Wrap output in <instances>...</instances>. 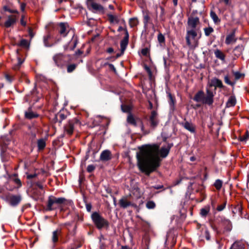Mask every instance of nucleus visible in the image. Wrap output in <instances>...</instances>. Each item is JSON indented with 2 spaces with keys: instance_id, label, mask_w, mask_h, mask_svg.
<instances>
[{
  "instance_id": "1",
  "label": "nucleus",
  "mask_w": 249,
  "mask_h": 249,
  "mask_svg": "<svg viewBox=\"0 0 249 249\" xmlns=\"http://www.w3.org/2000/svg\"><path fill=\"white\" fill-rule=\"evenodd\" d=\"M172 144H166L160 148L157 144H147L142 147L137 154L138 166L140 170L149 175L160 166V158H164L168 155Z\"/></svg>"
},
{
  "instance_id": "2",
  "label": "nucleus",
  "mask_w": 249,
  "mask_h": 249,
  "mask_svg": "<svg viewBox=\"0 0 249 249\" xmlns=\"http://www.w3.org/2000/svg\"><path fill=\"white\" fill-rule=\"evenodd\" d=\"M197 34L196 30H187L186 40L187 45L192 49H195L198 45Z\"/></svg>"
},
{
  "instance_id": "3",
  "label": "nucleus",
  "mask_w": 249,
  "mask_h": 249,
  "mask_svg": "<svg viewBox=\"0 0 249 249\" xmlns=\"http://www.w3.org/2000/svg\"><path fill=\"white\" fill-rule=\"evenodd\" d=\"M53 60L57 67L62 68L71 61V57L70 55L57 53L53 56Z\"/></svg>"
},
{
  "instance_id": "4",
  "label": "nucleus",
  "mask_w": 249,
  "mask_h": 249,
  "mask_svg": "<svg viewBox=\"0 0 249 249\" xmlns=\"http://www.w3.org/2000/svg\"><path fill=\"white\" fill-rule=\"evenodd\" d=\"M81 122L78 118L76 117L69 121L64 126V131L69 135H71L75 129L80 127Z\"/></svg>"
},
{
  "instance_id": "5",
  "label": "nucleus",
  "mask_w": 249,
  "mask_h": 249,
  "mask_svg": "<svg viewBox=\"0 0 249 249\" xmlns=\"http://www.w3.org/2000/svg\"><path fill=\"white\" fill-rule=\"evenodd\" d=\"M66 199L63 197L57 198L53 196L49 197L47 209L48 211H52L57 209L59 204L64 203Z\"/></svg>"
},
{
  "instance_id": "6",
  "label": "nucleus",
  "mask_w": 249,
  "mask_h": 249,
  "mask_svg": "<svg viewBox=\"0 0 249 249\" xmlns=\"http://www.w3.org/2000/svg\"><path fill=\"white\" fill-rule=\"evenodd\" d=\"M91 219L96 227L99 229L107 226L108 225L107 221L97 212H94L92 214Z\"/></svg>"
},
{
  "instance_id": "7",
  "label": "nucleus",
  "mask_w": 249,
  "mask_h": 249,
  "mask_svg": "<svg viewBox=\"0 0 249 249\" xmlns=\"http://www.w3.org/2000/svg\"><path fill=\"white\" fill-rule=\"evenodd\" d=\"M60 40V38H54L50 33L45 35L43 37L44 45L47 47L53 46Z\"/></svg>"
},
{
  "instance_id": "8",
  "label": "nucleus",
  "mask_w": 249,
  "mask_h": 249,
  "mask_svg": "<svg viewBox=\"0 0 249 249\" xmlns=\"http://www.w3.org/2000/svg\"><path fill=\"white\" fill-rule=\"evenodd\" d=\"M88 8L94 12L104 13V8L100 4L94 1L87 4Z\"/></svg>"
},
{
  "instance_id": "9",
  "label": "nucleus",
  "mask_w": 249,
  "mask_h": 249,
  "mask_svg": "<svg viewBox=\"0 0 249 249\" xmlns=\"http://www.w3.org/2000/svg\"><path fill=\"white\" fill-rule=\"evenodd\" d=\"M88 8L94 12L104 13V8L100 4L94 1L87 4Z\"/></svg>"
},
{
  "instance_id": "10",
  "label": "nucleus",
  "mask_w": 249,
  "mask_h": 249,
  "mask_svg": "<svg viewBox=\"0 0 249 249\" xmlns=\"http://www.w3.org/2000/svg\"><path fill=\"white\" fill-rule=\"evenodd\" d=\"M188 27L187 30H195L200 24L199 19L198 17H191L188 19Z\"/></svg>"
},
{
  "instance_id": "11",
  "label": "nucleus",
  "mask_w": 249,
  "mask_h": 249,
  "mask_svg": "<svg viewBox=\"0 0 249 249\" xmlns=\"http://www.w3.org/2000/svg\"><path fill=\"white\" fill-rule=\"evenodd\" d=\"M214 94L213 92L209 89L206 90V95L204 97L203 104L211 106L213 103Z\"/></svg>"
},
{
  "instance_id": "12",
  "label": "nucleus",
  "mask_w": 249,
  "mask_h": 249,
  "mask_svg": "<svg viewBox=\"0 0 249 249\" xmlns=\"http://www.w3.org/2000/svg\"><path fill=\"white\" fill-rule=\"evenodd\" d=\"M119 204L121 208H126L129 206L136 207L137 205L134 203L130 201L128 199V196H124L122 197L119 201Z\"/></svg>"
},
{
  "instance_id": "13",
  "label": "nucleus",
  "mask_w": 249,
  "mask_h": 249,
  "mask_svg": "<svg viewBox=\"0 0 249 249\" xmlns=\"http://www.w3.org/2000/svg\"><path fill=\"white\" fill-rule=\"evenodd\" d=\"M220 226L223 228L222 232L225 233L226 232H229L231 230L232 225L230 220L224 219L222 220Z\"/></svg>"
},
{
  "instance_id": "14",
  "label": "nucleus",
  "mask_w": 249,
  "mask_h": 249,
  "mask_svg": "<svg viewBox=\"0 0 249 249\" xmlns=\"http://www.w3.org/2000/svg\"><path fill=\"white\" fill-rule=\"evenodd\" d=\"M10 204L15 206L19 203L21 200V197L19 195H11L8 198Z\"/></svg>"
},
{
  "instance_id": "15",
  "label": "nucleus",
  "mask_w": 249,
  "mask_h": 249,
  "mask_svg": "<svg viewBox=\"0 0 249 249\" xmlns=\"http://www.w3.org/2000/svg\"><path fill=\"white\" fill-rule=\"evenodd\" d=\"M150 122L151 126L153 127H155L159 123L158 114L155 110H153L151 112L150 117Z\"/></svg>"
},
{
  "instance_id": "16",
  "label": "nucleus",
  "mask_w": 249,
  "mask_h": 249,
  "mask_svg": "<svg viewBox=\"0 0 249 249\" xmlns=\"http://www.w3.org/2000/svg\"><path fill=\"white\" fill-rule=\"evenodd\" d=\"M18 17L15 15H10L8 17L7 20L5 22L4 26L8 28L16 23Z\"/></svg>"
},
{
  "instance_id": "17",
  "label": "nucleus",
  "mask_w": 249,
  "mask_h": 249,
  "mask_svg": "<svg viewBox=\"0 0 249 249\" xmlns=\"http://www.w3.org/2000/svg\"><path fill=\"white\" fill-rule=\"evenodd\" d=\"M235 37V30L233 31L231 33L228 35L226 37L225 43L227 45H230L236 41Z\"/></svg>"
},
{
  "instance_id": "18",
  "label": "nucleus",
  "mask_w": 249,
  "mask_h": 249,
  "mask_svg": "<svg viewBox=\"0 0 249 249\" xmlns=\"http://www.w3.org/2000/svg\"><path fill=\"white\" fill-rule=\"evenodd\" d=\"M100 159L102 161H107L111 159V153L110 151L106 150L103 151L101 155Z\"/></svg>"
},
{
  "instance_id": "19",
  "label": "nucleus",
  "mask_w": 249,
  "mask_h": 249,
  "mask_svg": "<svg viewBox=\"0 0 249 249\" xmlns=\"http://www.w3.org/2000/svg\"><path fill=\"white\" fill-rule=\"evenodd\" d=\"M182 125L191 133H195L196 132V126L192 123L186 121L182 124Z\"/></svg>"
},
{
  "instance_id": "20",
  "label": "nucleus",
  "mask_w": 249,
  "mask_h": 249,
  "mask_svg": "<svg viewBox=\"0 0 249 249\" xmlns=\"http://www.w3.org/2000/svg\"><path fill=\"white\" fill-rule=\"evenodd\" d=\"M67 26V24L64 23H60L59 24L58 32L63 37L66 36L68 33Z\"/></svg>"
},
{
  "instance_id": "21",
  "label": "nucleus",
  "mask_w": 249,
  "mask_h": 249,
  "mask_svg": "<svg viewBox=\"0 0 249 249\" xmlns=\"http://www.w3.org/2000/svg\"><path fill=\"white\" fill-rule=\"evenodd\" d=\"M204 95V92L202 90H199L195 94L193 100L196 102L203 103Z\"/></svg>"
},
{
  "instance_id": "22",
  "label": "nucleus",
  "mask_w": 249,
  "mask_h": 249,
  "mask_svg": "<svg viewBox=\"0 0 249 249\" xmlns=\"http://www.w3.org/2000/svg\"><path fill=\"white\" fill-rule=\"evenodd\" d=\"M10 180L12 181L17 186L16 188H19L22 186V183L20 180L18 178L17 174H13L10 177Z\"/></svg>"
},
{
  "instance_id": "23",
  "label": "nucleus",
  "mask_w": 249,
  "mask_h": 249,
  "mask_svg": "<svg viewBox=\"0 0 249 249\" xmlns=\"http://www.w3.org/2000/svg\"><path fill=\"white\" fill-rule=\"evenodd\" d=\"M38 115L33 112L31 108H28V110L25 112V117L28 119H32L33 118H37Z\"/></svg>"
},
{
  "instance_id": "24",
  "label": "nucleus",
  "mask_w": 249,
  "mask_h": 249,
  "mask_svg": "<svg viewBox=\"0 0 249 249\" xmlns=\"http://www.w3.org/2000/svg\"><path fill=\"white\" fill-rule=\"evenodd\" d=\"M214 53L215 56L218 59H220L222 62L225 61L226 55L224 53L219 49H216L214 51Z\"/></svg>"
},
{
  "instance_id": "25",
  "label": "nucleus",
  "mask_w": 249,
  "mask_h": 249,
  "mask_svg": "<svg viewBox=\"0 0 249 249\" xmlns=\"http://www.w3.org/2000/svg\"><path fill=\"white\" fill-rule=\"evenodd\" d=\"M230 249H247L245 245L241 241L235 242L231 246Z\"/></svg>"
},
{
  "instance_id": "26",
  "label": "nucleus",
  "mask_w": 249,
  "mask_h": 249,
  "mask_svg": "<svg viewBox=\"0 0 249 249\" xmlns=\"http://www.w3.org/2000/svg\"><path fill=\"white\" fill-rule=\"evenodd\" d=\"M128 34L127 32H126V36L124 38L121 42V48L122 51H124L128 44Z\"/></svg>"
},
{
  "instance_id": "27",
  "label": "nucleus",
  "mask_w": 249,
  "mask_h": 249,
  "mask_svg": "<svg viewBox=\"0 0 249 249\" xmlns=\"http://www.w3.org/2000/svg\"><path fill=\"white\" fill-rule=\"evenodd\" d=\"M236 103V98L234 96H231L229 97L227 103L226 107H234Z\"/></svg>"
},
{
  "instance_id": "28",
  "label": "nucleus",
  "mask_w": 249,
  "mask_h": 249,
  "mask_svg": "<svg viewBox=\"0 0 249 249\" xmlns=\"http://www.w3.org/2000/svg\"><path fill=\"white\" fill-rule=\"evenodd\" d=\"M61 233V230L60 229H57L56 231H53L52 236V241L55 243L58 241V236Z\"/></svg>"
},
{
  "instance_id": "29",
  "label": "nucleus",
  "mask_w": 249,
  "mask_h": 249,
  "mask_svg": "<svg viewBox=\"0 0 249 249\" xmlns=\"http://www.w3.org/2000/svg\"><path fill=\"white\" fill-rule=\"evenodd\" d=\"M37 144L39 150H43L46 146L45 140L43 139H40L37 141Z\"/></svg>"
},
{
  "instance_id": "30",
  "label": "nucleus",
  "mask_w": 249,
  "mask_h": 249,
  "mask_svg": "<svg viewBox=\"0 0 249 249\" xmlns=\"http://www.w3.org/2000/svg\"><path fill=\"white\" fill-rule=\"evenodd\" d=\"M210 16L211 18L213 19L214 23L215 24H218L220 22V19L219 18L216 13L213 11H211L210 12Z\"/></svg>"
},
{
  "instance_id": "31",
  "label": "nucleus",
  "mask_w": 249,
  "mask_h": 249,
  "mask_svg": "<svg viewBox=\"0 0 249 249\" xmlns=\"http://www.w3.org/2000/svg\"><path fill=\"white\" fill-rule=\"evenodd\" d=\"M210 206H206L204 208H202L200 210V214L202 217H206L208 213L210 212Z\"/></svg>"
},
{
  "instance_id": "32",
  "label": "nucleus",
  "mask_w": 249,
  "mask_h": 249,
  "mask_svg": "<svg viewBox=\"0 0 249 249\" xmlns=\"http://www.w3.org/2000/svg\"><path fill=\"white\" fill-rule=\"evenodd\" d=\"M212 83L213 84V85L216 88L218 87L222 88L223 87L222 81L218 79L214 78L213 79Z\"/></svg>"
},
{
  "instance_id": "33",
  "label": "nucleus",
  "mask_w": 249,
  "mask_h": 249,
  "mask_svg": "<svg viewBox=\"0 0 249 249\" xmlns=\"http://www.w3.org/2000/svg\"><path fill=\"white\" fill-rule=\"evenodd\" d=\"M107 17L110 23H118L119 22V19L117 16L108 14Z\"/></svg>"
},
{
  "instance_id": "34",
  "label": "nucleus",
  "mask_w": 249,
  "mask_h": 249,
  "mask_svg": "<svg viewBox=\"0 0 249 249\" xmlns=\"http://www.w3.org/2000/svg\"><path fill=\"white\" fill-rule=\"evenodd\" d=\"M223 184V182L220 179H216L214 183V186L216 190H219L221 189Z\"/></svg>"
},
{
  "instance_id": "35",
  "label": "nucleus",
  "mask_w": 249,
  "mask_h": 249,
  "mask_svg": "<svg viewBox=\"0 0 249 249\" xmlns=\"http://www.w3.org/2000/svg\"><path fill=\"white\" fill-rule=\"evenodd\" d=\"M139 21L137 18H130L129 21L131 27H134L138 24Z\"/></svg>"
},
{
  "instance_id": "36",
  "label": "nucleus",
  "mask_w": 249,
  "mask_h": 249,
  "mask_svg": "<svg viewBox=\"0 0 249 249\" xmlns=\"http://www.w3.org/2000/svg\"><path fill=\"white\" fill-rule=\"evenodd\" d=\"M204 33L206 36H208L211 34L213 32V29L212 27L205 28L204 29Z\"/></svg>"
},
{
  "instance_id": "37",
  "label": "nucleus",
  "mask_w": 249,
  "mask_h": 249,
  "mask_svg": "<svg viewBox=\"0 0 249 249\" xmlns=\"http://www.w3.org/2000/svg\"><path fill=\"white\" fill-rule=\"evenodd\" d=\"M249 139V132L246 131L245 133L241 135L240 137V140L242 142H246Z\"/></svg>"
},
{
  "instance_id": "38",
  "label": "nucleus",
  "mask_w": 249,
  "mask_h": 249,
  "mask_svg": "<svg viewBox=\"0 0 249 249\" xmlns=\"http://www.w3.org/2000/svg\"><path fill=\"white\" fill-rule=\"evenodd\" d=\"M127 120L128 123H129V124L135 125H136L135 118L131 114H129L128 116Z\"/></svg>"
},
{
  "instance_id": "39",
  "label": "nucleus",
  "mask_w": 249,
  "mask_h": 249,
  "mask_svg": "<svg viewBox=\"0 0 249 249\" xmlns=\"http://www.w3.org/2000/svg\"><path fill=\"white\" fill-rule=\"evenodd\" d=\"M77 65L75 64H72L68 65L67 66V71L68 72H72L76 68Z\"/></svg>"
},
{
  "instance_id": "40",
  "label": "nucleus",
  "mask_w": 249,
  "mask_h": 249,
  "mask_svg": "<svg viewBox=\"0 0 249 249\" xmlns=\"http://www.w3.org/2000/svg\"><path fill=\"white\" fill-rule=\"evenodd\" d=\"M224 81L226 84L231 86H234L235 84V82H232L230 80L228 75H226L224 77Z\"/></svg>"
},
{
  "instance_id": "41",
  "label": "nucleus",
  "mask_w": 249,
  "mask_h": 249,
  "mask_svg": "<svg viewBox=\"0 0 249 249\" xmlns=\"http://www.w3.org/2000/svg\"><path fill=\"white\" fill-rule=\"evenodd\" d=\"M168 97L169 98V104L171 106H174L175 104V102H176V100H175V98L174 97H173L172 94L171 93H169L168 94Z\"/></svg>"
},
{
  "instance_id": "42",
  "label": "nucleus",
  "mask_w": 249,
  "mask_h": 249,
  "mask_svg": "<svg viewBox=\"0 0 249 249\" xmlns=\"http://www.w3.org/2000/svg\"><path fill=\"white\" fill-rule=\"evenodd\" d=\"M20 45L22 47L28 48L29 46V43L27 40L23 39L21 40L20 42Z\"/></svg>"
},
{
  "instance_id": "43",
  "label": "nucleus",
  "mask_w": 249,
  "mask_h": 249,
  "mask_svg": "<svg viewBox=\"0 0 249 249\" xmlns=\"http://www.w3.org/2000/svg\"><path fill=\"white\" fill-rule=\"evenodd\" d=\"M146 206L148 209H154L155 206V203L152 201H149L146 203Z\"/></svg>"
},
{
  "instance_id": "44",
  "label": "nucleus",
  "mask_w": 249,
  "mask_h": 249,
  "mask_svg": "<svg viewBox=\"0 0 249 249\" xmlns=\"http://www.w3.org/2000/svg\"><path fill=\"white\" fill-rule=\"evenodd\" d=\"M158 40L160 43H164L165 42L164 36L160 33L158 34Z\"/></svg>"
},
{
  "instance_id": "45",
  "label": "nucleus",
  "mask_w": 249,
  "mask_h": 249,
  "mask_svg": "<svg viewBox=\"0 0 249 249\" xmlns=\"http://www.w3.org/2000/svg\"><path fill=\"white\" fill-rule=\"evenodd\" d=\"M226 205V202H224L223 204L218 205L216 208L217 211L218 212L223 211L225 209Z\"/></svg>"
},
{
  "instance_id": "46",
  "label": "nucleus",
  "mask_w": 249,
  "mask_h": 249,
  "mask_svg": "<svg viewBox=\"0 0 249 249\" xmlns=\"http://www.w3.org/2000/svg\"><path fill=\"white\" fill-rule=\"evenodd\" d=\"M141 53L143 56H147L149 54V50L147 48H143L142 50Z\"/></svg>"
},
{
  "instance_id": "47",
  "label": "nucleus",
  "mask_w": 249,
  "mask_h": 249,
  "mask_svg": "<svg viewBox=\"0 0 249 249\" xmlns=\"http://www.w3.org/2000/svg\"><path fill=\"white\" fill-rule=\"evenodd\" d=\"M122 111L124 112H129L130 110V108L129 106L126 105L122 106Z\"/></svg>"
},
{
  "instance_id": "48",
  "label": "nucleus",
  "mask_w": 249,
  "mask_h": 249,
  "mask_svg": "<svg viewBox=\"0 0 249 249\" xmlns=\"http://www.w3.org/2000/svg\"><path fill=\"white\" fill-rule=\"evenodd\" d=\"M5 78L6 79V80L9 83L12 82L14 80L13 77L8 74H5Z\"/></svg>"
},
{
  "instance_id": "49",
  "label": "nucleus",
  "mask_w": 249,
  "mask_h": 249,
  "mask_svg": "<svg viewBox=\"0 0 249 249\" xmlns=\"http://www.w3.org/2000/svg\"><path fill=\"white\" fill-rule=\"evenodd\" d=\"M150 19V17L148 15H146L144 16V18H143V22L145 24V25H147L148 22H149V20Z\"/></svg>"
},
{
  "instance_id": "50",
  "label": "nucleus",
  "mask_w": 249,
  "mask_h": 249,
  "mask_svg": "<svg viewBox=\"0 0 249 249\" xmlns=\"http://www.w3.org/2000/svg\"><path fill=\"white\" fill-rule=\"evenodd\" d=\"M234 75L235 76V79L236 80L240 79L243 75L240 73L239 72H234Z\"/></svg>"
},
{
  "instance_id": "51",
  "label": "nucleus",
  "mask_w": 249,
  "mask_h": 249,
  "mask_svg": "<svg viewBox=\"0 0 249 249\" xmlns=\"http://www.w3.org/2000/svg\"><path fill=\"white\" fill-rule=\"evenodd\" d=\"M23 60L21 59L20 58H18V66L15 67L14 69L15 70H18L19 69V66L23 63Z\"/></svg>"
},
{
  "instance_id": "52",
  "label": "nucleus",
  "mask_w": 249,
  "mask_h": 249,
  "mask_svg": "<svg viewBox=\"0 0 249 249\" xmlns=\"http://www.w3.org/2000/svg\"><path fill=\"white\" fill-rule=\"evenodd\" d=\"M95 169V166L93 165H89L87 167V171L88 172L90 173Z\"/></svg>"
},
{
  "instance_id": "53",
  "label": "nucleus",
  "mask_w": 249,
  "mask_h": 249,
  "mask_svg": "<svg viewBox=\"0 0 249 249\" xmlns=\"http://www.w3.org/2000/svg\"><path fill=\"white\" fill-rule=\"evenodd\" d=\"M224 2L226 5L231 6V0H221Z\"/></svg>"
},
{
  "instance_id": "54",
  "label": "nucleus",
  "mask_w": 249,
  "mask_h": 249,
  "mask_svg": "<svg viewBox=\"0 0 249 249\" xmlns=\"http://www.w3.org/2000/svg\"><path fill=\"white\" fill-rule=\"evenodd\" d=\"M205 237L207 240H209L211 238L210 234L208 230H206L205 231Z\"/></svg>"
},
{
  "instance_id": "55",
  "label": "nucleus",
  "mask_w": 249,
  "mask_h": 249,
  "mask_svg": "<svg viewBox=\"0 0 249 249\" xmlns=\"http://www.w3.org/2000/svg\"><path fill=\"white\" fill-rule=\"evenodd\" d=\"M36 176V174H35V173H34V174H28L27 175V178L28 179H31V178H35Z\"/></svg>"
},
{
  "instance_id": "56",
  "label": "nucleus",
  "mask_w": 249,
  "mask_h": 249,
  "mask_svg": "<svg viewBox=\"0 0 249 249\" xmlns=\"http://www.w3.org/2000/svg\"><path fill=\"white\" fill-rule=\"evenodd\" d=\"M24 16L23 15H22L21 16V20H20V23H21V24L22 25L25 26L26 25V21H24Z\"/></svg>"
},
{
  "instance_id": "57",
  "label": "nucleus",
  "mask_w": 249,
  "mask_h": 249,
  "mask_svg": "<svg viewBox=\"0 0 249 249\" xmlns=\"http://www.w3.org/2000/svg\"><path fill=\"white\" fill-rule=\"evenodd\" d=\"M86 209L88 212H90L91 209V205L90 204H87L86 205Z\"/></svg>"
},
{
  "instance_id": "58",
  "label": "nucleus",
  "mask_w": 249,
  "mask_h": 249,
  "mask_svg": "<svg viewBox=\"0 0 249 249\" xmlns=\"http://www.w3.org/2000/svg\"><path fill=\"white\" fill-rule=\"evenodd\" d=\"M25 4L23 3L21 4L20 9L22 11H24L25 8Z\"/></svg>"
},
{
  "instance_id": "59",
  "label": "nucleus",
  "mask_w": 249,
  "mask_h": 249,
  "mask_svg": "<svg viewBox=\"0 0 249 249\" xmlns=\"http://www.w3.org/2000/svg\"><path fill=\"white\" fill-rule=\"evenodd\" d=\"M83 53V52L82 51H81L80 50H78L77 52H76L75 54L76 55H79L82 54Z\"/></svg>"
},
{
  "instance_id": "60",
  "label": "nucleus",
  "mask_w": 249,
  "mask_h": 249,
  "mask_svg": "<svg viewBox=\"0 0 249 249\" xmlns=\"http://www.w3.org/2000/svg\"><path fill=\"white\" fill-rule=\"evenodd\" d=\"M107 52L110 53H112L113 52V49L112 48H109L107 49Z\"/></svg>"
},
{
  "instance_id": "61",
  "label": "nucleus",
  "mask_w": 249,
  "mask_h": 249,
  "mask_svg": "<svg viewBox=\"0 0 249 249\" xmlns=\"http://www.w3.org/2000/svg\"><path fill=\"white\" fill-rule=\"evenodd\" d=\"M178 0H173V2L175 6H177L178 5Z\"/></svg>"
},
{
  "instance_id": "62",
  "label": "nucleus",
  "mask_w": 249,
  "mask_h": 249,
  "mask_svg": "<svg viewBox=\"0 0 249 249\" xmlns=\"http://www.w3.org/2000/svg\"><path fill=\"white\" fill-rule=\"evenodd\" d=\"M121 249H131L127 246H122L121 247Z\"/></svg>"
},
{
  "instance_id": "63",
  "label": "nucleus",
  "mask_w": 249,
  "mask_h": 249,
  "mask_svg": "<svg viewBox=\"0 0 249 249\" xmlns=\"http://www.w3.org/2000/svg\"><path fill=\"white\" fill-rule=\"evenodd\" d=\"M95 0H87V4L94 2Z\"/></svg>"
},
{
  "instance_id": "64",
  "label": "nucleus",
  "mask_w": 249,
  "mask_h": 249,
  "mask_svg": "<svg viewBox=\"0 0 249 249\" xmlns=\"http://www.w3.org/2000/svg\"><path fill=\"white\" fill-rule=\"evenodd\" d=\"M195 160H196V158H195V157L193 156V157H191L190 158V160H191V161H195Z\"/></svg>"
}]
</instances>
